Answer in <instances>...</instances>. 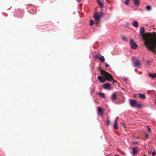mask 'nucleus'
I'll list each match as a JSON object with an SVG mask.
<instances>
[{
    "mask_svg": "<svg viewBox=\"0 0 156 156\" xmlns=\"http://www.w3.org/2000/svg\"><path fill=\"white\" fill-rule=\"evenodd\" d=\"M104 3V1L103 0H101L100 2H98V4L100 6L101 9H102L103 7Z\"/></svg>",
    "mask_w": 156,
    "mask_h": 156,
    "instance_id": "obj_10",
    "label": "nucleus"
},
{
    "mask_svg": "<svg viewBox=\"0 0 156 156\" xmlns=\"http://www.w3.org/2000/svg\"><path fill=\"white\" fill-rule=\"evenodd\" d=\"M94 88H92L91 90V93H93L94 92Z\"/></svg>",
    "mask_w": 156,
    "mask_h": 156,
    "instance_id": "obj_26",
    "label": "nucleus"
},
{
    "mask_svg": "<svg viewBox=\"0 0 156 156\" xmlns=\"http://www.w3.org/2000/svg\"><path fill=\"white\" fill-rule=\"evenodd\" d=\"M81 1V0H76V1L77 2H78V3H79V2H80V1Z\"/></svg>",
    "mask_w": 156,
    "mask_h": 156,
    "instance_id": "obj_34",
    "label": "nucleus"
},
{
    "mask_svg": "<svg viewBox=\"0 0 156 156\" xmlns=\"http://www.w3.org/2000/svg\"><path fill=\"white\" fill-rule=\"evenodd\" d=\"M133 26L135 27H136L138 26V23L137 21H134L133 23H132Z\"/></svg>",
    "mask_w": 156,
    "mask_h": 156,
    "instance_id": "obj_19",
    "label": "nucleus"
},
{
    "mask_svg": "<svg viewBox=\"0 0 156 156\" xmlns=\"http://www.w3.org/2000/svg\"><path fill=\"white\" fill-rule=\"evenodd\" d=\"M101 74L105 76L107 80L109 81H113V83H117V81L113 79L112 76L108 73L101 69L100 70Z\"/></svg>",
    "mask_w": 156,
    "mask_h": 156,
    "instance_id": "obj_2",
    "label": "nucleus"
},
{
    "mask_svg": "<svg viewBox=\"0 0 156 156\" xmlns=\"http://www.w3.org/2000/svg\"><path fill=\"white\" fill-rule=\"evenodd\" d=\"M134 4L137 6H139L140 5V2L139 0H133Z\"/></svg>",
    "mask_w": 156,
    "mask_h": 156,
    "instance_id": "obj_15",
    "label": "nucleus"
},
{
    "mask_svg": "<svg viewBox=\"0 0 156 156\" xmlns=\"http://www.w3.org/2000/svg\"><path fill=\"white\" fill-rule=\"evenodd\" d=\"M144 27H142L141 29H140V34L142 36H143V40L144 41V38H143V37L144 35H143L144 34ZM146 35V34H145V35Z\"/></svg>",
    "mask_w": 156,
    "mask_h": 156,
    "instance_id": "obj_8",
    "label": "nucleus"
},
{
    "mask_svg": "<svg viewBox=\"0 0 156 156\" xmlns=\"http://www.w3.org/2000/svg\"><path fill=\"white\" fill-rule=\"evenodd\" d=\"M150 62L149 61L147 62V65H149V62Z\"/></svg>",
    "mask_w": 156,
    "mask_h": 156,
    "instance_id": "obj_37",
    "label": "nucleus"
},
{
    "mask_svg": "<svg viewBox=\"0 0 156 156\" xmlns=\"http://www.w3.org/2000/svg\"><path fill=\"white\" fill-rule=\"evenodd\" d=\"M132 58L134 59V58H136L135 57H133Z\"/></svg>",
    "mask_w": 156,
    "mask_h": 156,
    "instance_id": "obj_39",
    "label": "nucleus"
},
{
    "mask_svg": "<svg viewBox=\"0 0 156 156\" xmlns=\"http://www.w3.org/2000/svg\"><path fill=\"white\" fill-rule=\"evenodd\" d=\"M132 154L133 155L137 154V149L135 147H134L132 149Z\"/></svg>",
    "mask_w": 156,
    "mask_h": 156,
    "instance_id": "obj_9",
    "label": "nucleus"
},
{
    "mask_svg": "<svg viewBox=\"0 0 156 156\" xmlns=\"http://www.w3.org/2000/svg\"><path fill=\"white\" fill-rule=\"evenodd\" d=\"M129 44L132 49H136L137 48V44L132 39L130 40Z\"/></svg>",
    "mask_w": 156,
    "mask_h": 156,
    "instance_id": "obj_5",
    "label": "nucleus"
},
{
    "mask_svg": "<svg viewBox=\"0 0 156 156\" xmlns=\"http://www.w3.org/2000/svg\"><path fill=\"white\" fill-rule=\"evenodd\" d=\"M143 156H146L145 154H144V155H143Z\"/></svg>",
    "mask_w": 156,
    "mask_h": 156,
    "instance_id": "obj_40",
    "label": "nucleus"
},
{
    "mask_svg": "<svg viewBox=\"0 0 156 156\" xmlns=\"http://www.w3.org/2000/svg\"><path fill=\"white\" fill-rule=\"evenodd\" d=\"M148 76H150V77L152 78H154L156 76V74L154 73V74H152L149 73L148 74Z\"/></svg>",
    "mask_w": 156,
    "mask_h": 156,
    "instance_id": "obj_17",
    "label": "nucleus"
},
{
    "mask_svg": "<svg viewBox=\"0 0 156 156\" xmlns=\"http://www.w3.org/2000/svg\"><path fill=\"white\" fill-rule=\"evenodd\" d=\"M115 156H118V155H116Z\"/></svg>",
    "mask_w": 156,
    "mask_h": 156,
    "instance_id": "obj_42",
    "label": "nucleus"
},
{
    "mask_svg": "<svg viewBox=\"0 0 156 156\" xmlns=\"http://www.w3.org/2000/svg\"><path fill=\"white\" fill-rule=\"evenodd\" d=\"M153 152H151V151H149L148 152V154H152V153H153Z\"/></svg>",
    "mask_w": 156,
    "mask_h": 156,
    "instance_id": "obj_32",
    "label": "nucleus"
},
{
    "mask_svg": "<svg viewBox=\"0 0 156 156\" xmlns=\"http://www.w3.org/2000/svg\"><path fill=\"white\" fill-rule=\"evenodd\" d=\"M144 44L147 48L154 51L156 47V37L153 34L149 33L143 37Z\"/></svg>",
    "mask_w": 156,
    "mask_h": 156,
    "instance_id": "obj_1",
    "label": "nucleus"
},
{
    "mask_svg": "<svg viewBox=\"0 0 156 156\" xmlns=\"http://www.w3.org/2000/svg\"><path fill=\"white\" fill-rule=\"evenodd\" d=\"M98 0V2H100V1H101V0Z\"/></svg>",
    "mask_w": 156,
    "mask_h": 156,
    "instance_id": "obj_38",
    "label": "nucleus"
},
{
    "mask_svg": "<svg viewBox=\"0 0 156 156\" xmlns=\"http://www.w3.org/2000/svg\"><path fill=\"white\" fill-rule=\"evenodd\" d=\"M98 94L99 96L102 98H104L105 97V95L103 93H99Z\"/></svg>",
    "mask_w": 156,
    "mask_h": 156,
    "instance_id": "obj_20",
    "label": "nucleus"
},
{
    "mask_svg": "<svg viewBox=\"0 0 156 156\" xmlns=\"http://www.w3.org/2000/svg\"><path fill=\"white\" fill-rule=\"evenodd\" d=\"M155 104L156 105V102H155Z\"/></svg>",
    "mask_w": 156,
    "mask_h": 156,
    "instance_id": "obj_43",
    "label": "nucleus"
},
{
    "mask_svg": "<svg viewBox=\"0 0 156 156\" xmlns=\"http://www.w3.org/2000/svg\"><path fill=\"white\" fill-rule=\"evenodd\" d=\"M121 124L123 126H125V124H124V123H121Z\"/></svg>",
    "mask_w": 156,
    "mask_h": 156,
    "instance_id": "obj_36",
    "label": "nucleus"
},
{
    "mask_svg": "<svg viewBox=\"0 0 156 156\" xmlns=\"http://www.w3.org/2000/svg\"><path fill=\"white\" fill-rule=\"evenodd\" d=\"M130 105L132 107H136L137 108H139L141 106L140 104L139 103L133 99L129 100Z\"/></svg>",
    "mask_w": 156,
    "mask_h": 156,
    "instance_id": "obj_3",
    "label": "nucleus"
},
{
    "mask_svg": "<svg viewBox=\"0 0 156 156\" xmlns=\"http://www.w3.org/2000/svg\"><path fill=\"white\" fill-rule=\"evenodd\" d=\"M146 9L148 11L150 10L151 9V7L150 5H147L146 7Z\"/></svg>",
    "mask_w": 156,
    "mask_h": 156,
    "instance_id": "obj_21",
    "label": "nucleus"
},
{
    "mask_svg": "<svg viewBox=\"0 0 156 156\" xmlns=\"http://www.w3.org/2000/svg\"><path fill=\"white\" fill-rule=\"evenodd\" d=\"M145 136H146V137H147L148 136V134H145Z\"/></svg>",
    "mask_w": 156,
    "mask_h": 156,
    "instance_id": "obj_33",
    "label": "nucleus"
},
{
    "mask_svg": "<svg viewBox=\"0 0 156 156\" xmlns=\"http://www.w3.org/2000/svg\"><path fill=\"white\" fill-rule=\"evenodd\" d=\"M106 123V124L107 125H110V121L109 120H107Z\"/></svg>",
    "mask_w": 156,
    "mask_h": 156,
    "instance_id": "obj_25",
    "label": "nucleus"
},
{
    "mask_svg": "<svg viewBox=\"0 0 156 156\" xmlns=\"http://www.w3.org/2000/svg\"><path fill=\"white\" fill-rule=\"evenodd\" d=\"M100 13L101 14H102V13H101V12H100Z\"/></svg>",
    "mask_w": 156,
    "mask_h": 156,
    "instance_id": "obj_41",
    "label": "nucleus"
},
{
    "mask_svg": "<svg viewBox=\"0 0 156 156\" xmlns=\"http://www.w3.org/2000/svg\"><path fill=\"white\" fill-rule=\"evenodd\" d=\"M119 118V117H117L116 118V119H115V120H116V121H117V119Z\"/></svg>",
    "mask_w": 156,
    "mask_h": 156,
    "instance_id": "obj_35",
    "label": "nucleus"
},
{
    "mask_svg": "<svg viewBox=\"0 0 156 156\" xmlns=\"http://www.w3.org/2000/svg\"><path fill=\"white\" fill-rule=\"evenodd\" d=\"M133 143L134 144H137V141H134L133 142Z\"/></svg>",
    "mask_w": 156,
    "mask_h": 156,
    "instance_id": "obj_30",
    "label": "nucleus"
},
{
    "mask_svg": "<svg viewBox=\"0 0 156 156\" xmlns=\"http://www.w3.org/2000/svg\"><path fill=\"white\" fill-rule=\"evenodd\" d=\"M94 58H104L103 56H101L100 54L95 55L94 56Z\"/></svg>",
    "mask_w": 156,
    "mask_h": 156,
    "instance_id": "obj_14",
    "label": "nucleus"
},
{
    "mask_svg": "<svg viewBox=\"0 0 156 156\" xmlns=\"http://www.w3.org/2000/svg\"><path fill=\"white\" fill-rule=\"evenodd\" d=\"M122 38L123 41H127V38L124 36H122Z\"/></svg>",
    "mask_w": 156,
    "mask_h": 156,
    "instance_id": "obj_22",
    "label": "nucleus"
},
{
    "mask_svg": "<svg viewBox=\"0 0 156 156\" xmlns=\"http://www.w3.org/2000/svg\"><path fill=\"white\" fill-rule=\"evenodd\" d=\"M110 87V85L109 83H105L103 85V88L106 89H109Z\"/></svg>",
    "mask_w": 156,
    "mask_h": 156,
    "instance_id": "obj_11",
    "label": "nucleus"
},
{
    "mask_svg": "<svg viewBox=\"0 0 156 156\" xmlns=\"http://www.w3.org/2000/svg\"><path fill=\"white\" fill-rule=\"evenodd\" d=\"M151 154L152 156H154L156 155L155 153L154 152H153Z\"/></svg>",
    "mask_w": 156,
    "mask_h": 156,
    "instance_id": "obj_28",
    "label": "nucleus"
},
{
    "mask_svg": "<svg viewBox=\"0 0 156 156\" xmlns=\"http://www.w3.org/2000/svg\"><path fill=\"white\" fill-rule=\"evenodd\" d=\"M90 26H92L94 24V22H93V20H90Z\"/></svg>",
    "mask_w": 156,
    "mask_h": 156,
    "instance_id": "obj_23",
    "label": "nucleus"
},
{
    "mask_svg": "<svg viewBox=\"0 0 156 156\" xmlns=\"http://www.w3.org/2000/svg\"><path fill=\"white\" fill-rule=\"evenodd\" d=\"M147 128H148V131L149 132H151V129L148 127L147 126Z\"/></svg>",
    "mask_w": 156,
    "mask_h": 156,
    "instance_id": "obj_27",
    "label": "nucleus"
},
{
    "mask_svg": "<svg viewBox=\"0 0 156 156\" xmlns=\"http://www.w3.org/2000/svg\"><path fill=\"white\" fill-rule=\"evenodd\" d=\"M98 111L99 113L101 115L103 114V110L102 108H101L100 107H98Z\"/></svg>",
    "mask_w": 156,
    "mask_h": 156,
    "instance_id": "obj_13",
    "label": "nucleus"
},
{
    "mask_svg": "<svg viewBox=\"0 0 156 156\" xmlns=\"http://www.w3.org/2000/svg\"><path fill=\"white\" fill-rule=\"evenodd\" d=\"M139 97L140 98L143 99H145L146 98V97L145 96V95L144 94H142L140 93L139 94Z\"/></svg>",
    "mask_w": 156,
    "mask_h": 156,
    "instance_id": "obj_16",
    "label": "nucleus"
},
{
    "mask_svg": "<svg viewBox=\"0 0 156 156\" xmlns=\"http://www.w3.org/2000/svg\"><path fill=\"white\" fill-rule=\"evenodd\" d=\"M129 0H126L125 1V4L126 5H127L129 4Z\"/></svg>",
    "mask_w": 156,
    "mask_h": 156,
    "instance_id": "obj_24",
    "label": "nucleus"
},
{
    "mask_svg": "<svg viewBox=\"0 0 156 156\" xmlns=\"http://www.w3.org/2000/svg\"><path fill=\"white\" fill-rule=\"evenodd\" d=\"M109 65L108 64H106L105 65V67H106V68H107L108 67V66H109Z\"/></svg>",
    "mask_w": 156,
    "mask_h": 156,
    "instance_id": "obj_31",
    "label": "nucleus"
},
{
    "mask_svg": "<svg viewBox=\"0 0 156 156\" xmlns=\"http://www.w3.org/2000/svg\"><path fill=\"white\" fill-rule=\"evenodd\" d=\"M99 59L102 62H104L105 61V59Z\"/></svg>",
    "mask_w": 156,
    "mask_h": 156,
    "instance_id": "obj_29",
    "label": "nucleus"
},
{
    "mask_svg": "<svg viewBox=\"0 0 156 156\" xmlns=\"http://www.w3.org/2000/svg\"><path fill=\"white\" fill-rule=\"evenodd\" d=\"M111 98L112 100H116L117 99V94L115 93L112 94Z\"/></svg>",
    "mask_w": 156,
    "mask_h": 156,
    "instance_id": "obj_12",
    "label": "nucleus"
},
{
    "mask_svg": "<svg viewBox=\"0 0 156 156\" xmlns=\"http://www.w3.org/2000/svg\"><path fill=\"white\" fill-rule=\"evenodd\" d=\"M117 124V121H116V120H115L114 122V125H113V127H114V128L115 129H117L118 128V127Z\"/></svg>",
    "mask_w": 156,
    "mask_h": 156,
    "instance_id": "obj_18",
    "label": "nucleus"
},
{
    "mask_svg": "<svg viewBox=\"0 0 156 156\" xmlns=\"http://www.w3.org/2000/svg\"><path fill=\"white\" fill-rule=\"evenodd\" d=\"M98 79L99 81H101V83H104L106 80V79L105 78L102 77L101 76H98Z\"/></svg>",
    "mask_w": 156,
    "mask_h": 156,
    "instance_id": "obj_6",
    "label": "nucleus"
},
{
    "mask_svg": "<svg viewBox=\"0 0 156 156\" xmlns=\"http://www.w3.org/2000/svg\"><path fill=\"white\" fill-rule=\"evenodd\" d=\"M100 17L96 13L94 14V18L95 20L98 21L99 20Z\"/></svg>",
    "mask_w": 156,
    "mask_h": 156,
    "instance_id": "obj_7",
    "label": "nucleus"
},
{
    "mask_svg": "<svg viewBox=\"0 0 156 156\" xmlns=\"http://www.w3.org/2000/svg\"><path fill=\"white\" fill-rule=\"evenodd\" d=\"M132 62L134 67L138 68L140 67L141 63L139 59H132Z\"/></svg>",
    "mask_w": 156,
    "mask_h": 156,
    "instance_id": "obj_4",
    "label": "nucleus"
}]
</instances>
